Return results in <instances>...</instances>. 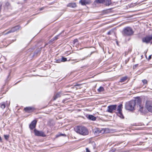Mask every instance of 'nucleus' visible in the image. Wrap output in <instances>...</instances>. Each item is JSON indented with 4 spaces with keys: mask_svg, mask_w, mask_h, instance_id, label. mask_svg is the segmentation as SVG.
<instances>
[{
    "mask_svg": "<svg viewBox=\"0 0 152 152\" xmlns=\"http://www.w3.org/2000/svg\"><path fill=\"white\" fill-rule=\"evenodd\" d=\"M75 131L80 134L85 135L88 134V131L87 128L84 126H77L75 128Z\"/></svg>",
    "mask_w": 152,
    "mask_h": 152,
    "instance_id": "obj_1",
    "label": "nucleus"
},
{
    "mask_svg": "<svg viewBox=\"0 0 152 152\" xmlns=\"http://www.w3.org/2000/svg\"><path fill=\"white\" fill-rule=\"evenodd\" d=\"M135 105L136 102L135 101L132 100L126 103L125 108L127 110L132 111L134 110V107Z\"/></svg>",
    "mask_w": 152,
    "mask_h": 152,
    "instance_id": "obj_2",
    "label": "nucleus"
},
{
    "mask_svg": "<svg viewBox=\"0 0 152 152\" xmlns=\"http://www.w3.org/2000/svg\"><path fill=\"white\" fill-rule=\"evenodd\" d=\"M122 33L124 36H130L133 34L134 31L131 28L127 27L124 29Z\"/></svg>",
    "mask_w": 152,
    "mask_h": 152,
    "instance_id": "obj_3",
    "label": "nucleus"
},
{
    "mask_svg": "<svg viewBox=\"0 0 152 152\" xmlns=\"http://www.w3.org/2000/svg\"><path fill=\"white\" fill-rule=\"evenodd\" d=\"M117 108V105L116 104L109 105L108 106L106 111L110 113H115Z\"/></svg>",
    "mask_w": 152,
    "mask_h": 152,
    "instance_id": "obj_4",
    "label": "nucleus"
},
{
    "mask_svg": "<svg viewBox=\"0 0 152 152\" xmlns=\"http://www.w3.org/2000/svg\"><path fill=\"white\" fill-rule=\"evenodd\" d=\"M122 104H120L118 106L117 109L116 110L118 112H116L115 113L121 118H124V117L122 113Z\"/></svg>",
    "mask_w": 152,
    "mask_h": 152,
    "instance_id": "obj_5",
    "label": "nucleus"
},
{
    "mask_svg": "<svg viewBox=\"0 0 152 152\" xmlns=\"http://www.w3.org/2000/svg\"><path fill=\"white\" fill-rule=\"evenodd\" d=\"M34 132L35 135L37 136H41L42 137H45L46 136V135L45 133L42 131H39L35 129L34 130Z\"/></svg>",
    "mask_w": 152,
    "mask_h": 152,
    "instance_id": "obj_6",
    "label": "nucleus"
},
{
    "mask_svg": "<svg viewBox=\"0 0 152 152\" xmlns=\"http://www.w3.org/2000/svg\"><path fill=\"white\" fill-rule=\"evenodd\" d=\"M145 107L148 111L152 113V102L147 101L145 104Z\"/></svg>",
    "mask_w": 152,
    "mask_h": 152,
    "instance_id": "obj_7",
    "label": "nucleus"
},
{
    "mask_svg": "<svg viewBox=\"0 0 152 152\" xmlns=\"http://www.w3.org/2000/svg\"><path fill=\"white\" fill-rule=\"evenodd\" d=\"M152 39V35L151 36H147L142 38V41L143 42L146 44L148 43Z\"/></svg>",
    "mask_w": 152,
    "mask_h": 152,
    "instance_id": "obj_8",
    "label": "nucleus"
},
{
    "mask_svg": "<svg viewBox=\"0 0 152 152\" xmlns=\"http://www.w3.org/2000/svg\"><path fill=\"white\" fill-rule=\"evenodd\" d=\"M20 27L19 26H17L11 28V29L8 31L6 33V34H7L9 33L14 32L20 29Z\"/></svg>",
    "mask_w": 152,
    "mask_h": 152,
    "instance_id": "obj_9",
    "label": "nucleus"
},
{
    "mask_svg": "<svg viewBox=\"0 0 152 152\" xmlns=\"http://www.w3.org/2000/svg\"><path fill=\"white\" fill-rule=\"evenodd\" d=\"M35 110V108L32 107H26L24 108V110L25 112L28 113L32 112Z\"/></svg>",
    "mask_w": 152,
    "mask_h": 152,
    "instance_id": "obj_10",
    "label": "nucleus"
},
{
    "mask_svg": "<svg viewBox=\"0 0 152 152\" xmlns=\"http://www.w3.org/2000/svg\"><path fill=\"white\" fill-rule=\"evenodd\" d=\"M37 122V121L36 120H33L31 122L29 126V127L31 130H32L35 128Z\"/></svg>",
    "mask_w": 152,
    "mask_h": 152,
    "instance_id": "obj_11",
    "label": "nucleus"
},
{
    "mask_svg": "<svg viewBox=\"0 0 152 152\" xmlns=\"http://www.w3.org/2000/svg\"><path fill=\"white\" fill-rule=\"evenodd\" d=\"M91 3V0H80L79 3L82 5H86Z\"/></svg>",
    "mask_w": 152,
    "mask_h": 152,
    "instance_id": "obj_12",
    "label": "nucleus"
},
{
    "mask_svg": "<svg viewBox=\"0 0 152 152\" xmlns=\"http://www.w3.org/2000/svg\"><path fill=\"white\" fill-rule=\"evenodd\" d=\"M86 117L89 120L92 121H95L96 120V118L92 115H86Z\"/></svg>",
    "mask_w": 152,
    "mask_h": 152,
    "instance_id": "obj_13",
    "label": "nucleus"
},
{
    "mask_svg": "<svg viewBox=\"0 0 152 152\" xmlns=\"http://www.w3.org/2000/svg\"><path fill=\"white\" fill-rule=\"evenodd\" d=\"M67 7L74 8L77 7V5L76 3L71 2L68 4L67 5Z\"/></svg>",
    "mask_w": 152,
    "mask_h": 152,
    "instance_id": "obj_14",
    "label": "nucleus"
},
{
    "mask_svg": "<svg viewBox=\"0 0 152 152\" xmlns=\"http://www.w3.org/2000/svg\"><path fill=\"white\" fill-rule=\"evenodd\" d=\"M62 95V93L61 92H59L57 93L53 97V100H55L58 98L61 97Z\"/></svg>",
    "mask_w": 152,
    "mask_h": 152,
    "instance_id": "obj_15",
    "label": "nucleus"
},
{
    "mask_svg": "<svg viewBox=\"0 0 152 152\" xmlns=\"http://www.w3.org/2000/svg\"><path fill=\"white\" fill-rule=\"evenodd\" d=\"M134 100L136 102V104L137 103V104L139 105V106L142 105L141 104V100L140 99L137 98L136 99Z\"/></svg>",
    "mask_w": 152,
    "mask_h": 152,
    "instance_id": "obj_16",
    "label": "nucleus"
},
{
    "mask_svg": "<svg viewBox=\"0 0 152 152\" xmlns=\"http://www.w3.org/2000/svg\"><path fill=\"white\" fill-rule=\"evenodd\" d=\"M139 111L142 114L144 113L145 112V110H143V108L142 105L139 106Z\"/></svg>",
    "mask_w": 152,
    "mask_h": 152,
    "instance_id": "obj_17",
    "label": "nucleus"
},
{
    "mask_svg": "<svg viewBox=\"0 0 152 152\" xmlns=\"http://www.w3.org/2000/svg\"><path fill=\"white\" fill-rule=\"evenodd\" d=\"M105 5L106 6H109L111 3V0H105L104 1Z\"/></svg>",
    "mask_w": 152,
    "mask_h": 152,
    "instance_id": "obj_18",
    "label": "nucleus"
},
{
    "mask_svg": "<svg viewBox=\"0 0 152 152\" xmlns=\"http://www.w3.org/2000/svg\"><path fill=\"white\" fill-rule=\"evenodd\" d=\"M127 77L125 76L122 77H121L120 80V82H124L127 79Z\"/></svg>",
    "mask_w": 152,
    "mask_h": 152,
    "instance_id": "obj_19",
    "label": "nucleus"
},
{
    "mask_svg": "<svg viewBox=\"0 0 152 152\" xmlns=\"http://www.w3.org/2000/svg\"><path fill=\"white\" fill-rule=\"evenodd\" d=\"M95 2L96 3H102L104 1V0H95Z\"/></svg>",
    "mask_w": 152,
    "mask_h": 152,
    "instance_id": "obj_20",
    "label": "nucleus"
},
{
    "mask_svg": "<svg viewBox=\"0 0 152 152\" xmlns=\"http://www.w3.org/2000/svg\"><path fill=\"white\" fill-rule=\"evenodd\" d=\"M67 58L65 57H64L63 56H62L61 59V62H65L66 61Z\"/></svg>",
    "mask_w": 152,
    "mask_h": 152,
    "instance_id": "obj_21",
    "label": "nucleus"
},
{
    "mask_svg": "<svg viewBox=\"0 0 152 152\" xmlns=\"http://www.w3.org/2000/svg\"><path fill=\"white\" fill-rule=\"evenodd\" d=\"M104 88L101 86L99 88L98 90L99 92H100L104 91Z\"/></svg>",
    "mask_w": 152,
    "mask_h": 152,
    "instance_id": "obj_22",
    "label": "nucleus"
},
{
    "mask_svg": "<svg viewBox=\"0 0 152 152\" xmlns=\"http://www.w3.org/2000/svg\"><path fill=\"white\" fill-rule=\"evenodd\" d=\"M9 135H4V138L6 140H8V139L9 138Z\"/></svg>",
    "mask_w": 152,
    "mask_h": 152,
    "instance_id": "obj_23",
    "label": "nucleus"
},
{
    "mask_svg": "<svg viewBox=\"0 0 152 152\" xmlns=\"http://www.w3.org/2000/svg\"><path fill=\"white\" fill-rule=\"evenodd\" d=\"M91 144L93 146V149H95L96 147V144L95 142H92Z\"/></svg>",
    "mask_w": 152,
    "mask_h": 152,
    "instance_id": "obj_24",
    "label": "nucleus"
},
{
    "mask_svg": "<svg viewBox=\"0 0 152 152\" xmlns=\"http://www.w3.org/2000/svg\"><path fill=\"white\" fill-rule=\"evenodd\" d=\"M1 108H2L3 109H4L5 108V105L4 103L2 104L1 105Z\"/></svg>",
    "mask_w": 152,
    "mask_h": 152,
    "instance_id": "obj_25",
    "label": "nucleus"
},
{
    "mask_svg": "<svg viewBox=\"0 0 152 152\" xmlns=\"http://www.w3.org/2000/svg\"><path fill=\"white\" fill-rule=\"evenodd\" d=\"M113 32V30H111L107 32V34L108 35H110V34H112V33Z\"/></svg>",
    "mask_w": 152,
    "mask_h": 152,
    "instance_id": "obj_26",
    "label": "nucleus"
},
{
    "mask_svg": "<svg viewBox=\"0 0 152 152\" xmlns=\"http://www.w3.org/2000/svg\"><path fill=\"white\" fill-rule=\"evenodd\" d=\"M142 82L144 84H147V81L146 80H142Z\"/></svg>",
    "mask_w": 152,
    "mask_h": 152,
    "instance_id": "obj_27",
    "label": "nucleus"
},
{
    "mask_svg": "<svg viewBox=\"0 0 152 152\" xmlns=\"http://www.w3.org/2000/svg\"><path fill=\"white\" fill-rule=\"evenodd\" d=\"M78 42V40L77 39H74L73 41V44H75L76 42Z\"/></svg>",
    "mask_w": 152,
    "mask_h": 152,
    "instance_id": "obj_28",
    "label": "nucleus"
},
{
    "mask_svg": "<svg viewBox=\"0 0 152 152\" xmlns=\"http://www.w3.org/2000/svg\"><path fill=\"white\" fill-rule=\"evenodd\" d=\"M58 36H57L55 37H54L53 38V40H54V41H55V40H57V39H58Z\"/></svg>",
    "mask_w": 152,
    "mask_h": 152,
    "instance_id": "obj_29",
    "label": "nucleus"
},
{
    "mask_svg": "<svg viewBox=\"0 0 152 152\" xmlns=\"http://www.w3.org/2000/svg\"><path fill=\"white\" fill-rule=\"evenodd\" d=\"M56 62L57 63H60L61 61V60L60 59H57L56 60Z\"/></svg>",
    "mask_w": 152,
    "mask_h": 152,
    "instance_id": "obj_30",
    "label": "nucleus"
},
{
    "mask_svg": "<svg viewBox=\"0 0 152 152\" xmlns=\"http://www.w3.org/2000/svg\"><path fill=\"white\" fill-rule=\"evenodd\" d=\"M86 152H91L88 148H86Z\"/></svg>",
    "mask_w": 152,
    "mask_h": 152,
    "instance_id": "obj_31",
    "label": "nucleus"
},
{
    "mask_svg": "<svg viewBox=\"0 0 152 152\" xmlns=\"http://www.w3.org/2000/svg\"><path fill=\"white\" fill-rule=\"evenodd\" d=\"M54 41V40H53V38L51 39L49 42V43H51L52 42H53V41Z\"/></svg>",
    "mask_w": 152,
    "mask_h": 152,
    "instance_id": "obj_32",
    "label": "nucleus"
},
{
    "mask_svg": "<svg viewBox=\"0 0 152 152\" xmlns=\"http://www.w3.org/2000/svg\"><path fill=\"white\" fill-rule=\"evenodd\" d=\"M138 64H135L133 67V68H135L136 67H137V66H138Z\"/></svg>",
    "mask_w": 152,
    "mask_h": 152,
    "instance_id": "obj_33",
    "label": "nucleus"
},
{
    "mask_svg": "<svg viewBox=\"0 0 152 152\" xmlns=\"http://www.w3.org/2000/svg\"><path fill=\"white\" fill-rule=\"evenodd\" d=\"M151 58V56L150 55L148 57V60L150 59Z\"/></svg>",
    "mask_w": 152,
    "mask_h": 152,
    "instance_id": "obj_34",
    "label": "nucleus"
},
{
    "mask_svg": "<svg viewBox=\"0 0 152 152\" xmlns=\"http://www.w3.org/2000/svg\"><path fill=\"white\" fill-rule=\"evenodd\" d=\"M129 58L127 60H126V61H125V62H126V63H127V62L129 61Z\"/></svg>",
    "mask_w": 152,
    "mask_h": 152,
    "instance_id": "obj_35",
    "label": "nucleus"
},
{
    "mask_svg": "<svg viewBox=\"0 0 152 152\" xmlns=\"http://www.w3.org/2000/svg\"><path fill=\"white\" fill-rule=\"evenodd\" d=\"M80 85H79V84H77L76 85H75L74 86H79Z\"/></svg>",
    "mask_w": 152,
    "mask_h": 152,
    "instance_id": "obj_36",
    "label": "nucleus"
},
{
    "mask_svg": "<svg viewBox=\"0 0 152 152\" xmlns=\"http://www.w3.org/2000/svg\"><path fill=\"white\" fill-rule=\"evenodd\" d=\"M1 5L0 4V10H1Z\"/></svg>",
    "mask_w": 152,
    "mask_h": 152,
    "instance_id": "obj_37",
    "label": "nucleus"
},
{
    "mask_svg": "<svg viewBox=\"0 0 152 152\" xmlns=\"http://www.w3.org/2000/svg\"><path fill=\"white\" fill-rule=\"evenodd\" d=\"M43 9V8H41L40 9V10H42Z\"/></svg>",
    "mask_w": 152,
    "mask_h": 152,
    "instance_id": "obj_38",
    "label": "nucleus"
},
{
    "mask_svg": "<svg viewBox=\"0 0 152 152\" xmlns=\"http://www.w3.org/2000/svg\"><path fill=\"white\" fill-rule=\"evenodd\" d=\"M47 45H48V44H47V43L45 45V46H44V47H45V46H46Z\"/></svg>",
    "mask_w": 152,
    "mask_h": 152,
    "instance_id": "obj_39",
    "label": "nucleus"
},
{
    "mask_svg": "<svg viewBox=\"0 0 152 152\" xmlns=\"http://www.w3.org/2000/svg\"><path fill=\"white\" fill-rule=\"evenodd\" d=\"M60 135H65V134H61Z\"/></svg>",
    "mask_w": 152,
    "mask_h": 152,
    "instance_id": "obj_40",
    "label": "nucleus"
},
{
    "mask_svg": "<svg viewBox=\"0 0 152 152\" xmlns=\"http://www.w3.org/2000/svg\"><path fill=\"white\" fill-rule=\"evenodd\" d=\"M10 73H9V75H8V77H9V76L10 75Z\"/></svg>",
    "mask_w": 152,
    "mask_h": 152,
    "instance_id": "obj_41",
    "label": "nucleus"
},
{
    "mask_svg": "<svg viewBox=\"0 0 152 152\" xmlns=\"http://www.w3.org/2000/svg\"><path fill=\"white\" fill-rule=\"evenodd\" d=\"M97 131H95L96 132H98V130H97Z\"/></svg>",
    "mask_w": 152,
    "mask_h": 152,
    "instance_id": "obj_42",
    "label": "nucleus"
},
{
    "mask_svg": "<svg viewBox=\"0 0 152 152\" xmlns=\"http://www.w3.org/2000/svg\"><path fill=\"white\" fill-rule=\"evenodd\" d=\"M91 54H90L89 56H91Z\"/></svg>",
    "mask_w": 152,
    "mask_h": 152,
    "instance_id": "obj_43",
    "label": "nucleus"
}]
</instances>
